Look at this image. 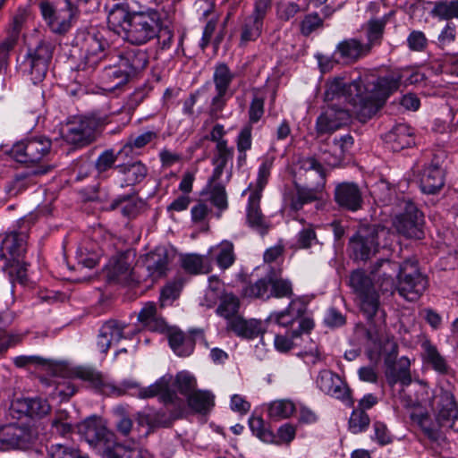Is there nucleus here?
I'll return each instance as SVG.
<instances>
[{
  "mask_svg": "<svg viewBox=\"0 0 458 458\" xmlns=\"http://www.w3.org/2000/svg\"><path fill=\"white\" fill-rule=\"evenodd\" d=\"M400 72H392L381 77H359L347 82L344 77L328 80L325 92L327 101L344 99L352 106L358 120L366 123L383 106L389 96L402 82Z\"/></svg>",
  "mask_w": 458,
  "mask_h": 458,
  "instance_id": "f257e3e1",
  "label": "nucleus"
},
{
  "mask_svg": "<svg viewBox=\"0 0 458 458\" xmlns=\"http://www.w3.org/2000/svg\"><path fill=\"white\" fill-rule=\"evenodd\" d=\"M106 47L108 42L99 31H89L83 38L86 65L94 68L99 62H104L106 83L108 89H114L127 84L133 77L121 64H113V55Z\"/></svg>",
  "mask_w": 458,
  "mask_h": 458,
  "instance_id": "f03ea898",
  "label": "nucleus"
},
{
  "mask_svg": "<svg viewBox=\"0 0 458 458\" xmlns=\"http://www.w3.org/2000/svg\"><path fill=\"white\" fill-rule=\"evenodd\" d=\"M393 233L379 225H363L350 238L349 249L355 260L366 261L374 256L380 247L386 248L392 242Z\"/></svg>",
  "mask_w": 458,
  "mask_h": 458,
  "instance_id": "7ed1b4c3",
  "label": "nucleus"
},
{
  "mask_svg": "<svg viewBox=\"0 0 458 458\" xmlns=\"http://www.w3.org/2000/svg\"><path fill=\"white\" fill-rule=\"evenodd\" d=\"M160 26L162 20L158 11L148 8L146 11L132 12L122 38L131 45H144L157 37Z\"/></svg>",
  "mask_w": 458,
  "mask_h": 458,
  "instance_id": "20e7f679",
  "label": "nucleus"
},
{
  "mask_svg": "<svg viewBox=\"0 0 458 458\" xmlns=\"http://www.w3.org/2000/svg\"><path fill=\"white\" fill-rule=\"evenodd\" d=\"M395 291L408 301H418L428 286V279L419 267L416 259H407L401 263L396 275Z\"/></svg>",
  "mask_w": 458,
  "mask_h": 458,
  "instance_id": "39448f33",
  "label": "nucleus"
},
{
  "mask_svg": "<svg viewBox=\"0 0 458 458\" xmlns=\"http://www.w3.org/2000/svg\"><path fill=\"white\" fill-rule=\"evenodd\" d=\"M277 271L271 268L262 278L250 282L242 290V294L246 298L261 299L264 301L271 298H290L293 295V284L288 279L278 277Z\"/></svg>",
  "mask_w": 458,
  "mask_h": 458,
  "instance_id": "423d86ee",
  "label": "nucleus"
},
{
  "mask_svg": "<svg viewBox=\"0 0 458 458\" xmlns=\"http://www.w3.org/2000/svg\"><path fill=\"white\" fill-rule=\"evenodd\" d=\"M75 377L80 378L89 384V386L100 394L113 396H122L130 394L138 397V390L140 386L133 380H123L119 385L107 380L101 372L92 367L80 366L72 370Z\"/></svg>",
  "mask_w": 458,
  "mask_h": 458,
  "instance_id": "0eeeda50",
  "label": "nucleus"
},
{
  "mask_svg": "<svg viewBox=\"0 0 458 458\" xmlns=\"http://www.w3.org/2000/svg\"><path fill=\"white\" fill-rule=\"evenodd\" d=\"M350 285L360 300V310L368 321H372L379 310V295L372 279L363 270L358 269L352 273Z\"/></svg>",
  "mask_w": 458,
  "mask_h": 458,
  "instance_id": "6e6552de",
  "label": "nucleus"
},
{
  "mask_svg": "<svg viewBox=\"0 0 458 458\" xmlns=\"http://www.w3.org/2000/svg\"><path fill=\"white\" fill-rule=\"evenodd\" d=\"M234 78L235 73L225 63L220 62L215 64L212 75L215 94L211 98L209 104V114L211 115H216L222 112L228 100L234 94V90L232 89V83Z\"/></svg>",
  "mask_w": 458,
  "mask_h": 458,
  "instance_id": "1a4fd4ad",
  "label": "nucleus"
},
{
  "mask_svg": "<svg viewBox=\"0 0 458 458\" xmlns=\"http://www.w3.org/2000/svg\"><path fill=\"white\" fill-rule=\"evenodd\" d=\"M106 119L94 116L75 118L68 123L63 131V137L66 142L76 147H84L96 140V131L98 126L105 123Z\"/></svg>",
  "mask_w": 458,
  "mask_h": 458,
  "instance_id": "9d476101",
  "label": "nucleus"
},
{
  "mask_svg": "<svg viewBox=\"0 0 458 458\" xmlns=\"http://www.w3.org/2000/svg\"><path fill=\"white\" fill-rule=\"evenodd\" d=\"M52 141L46 136H34L15 143L10 151L18 163H38L51 151Z\"/></svg>",
  "mask_w": 458,
  "mask_h": 458,
  "instance_id": "9b49d317",
  "label": "nucleus"
},
{
  "mask_svg": "<svg viewBox=\"0 0 458 458\" xmlns=\"http://www.w3.org/2000/svg\"><path fill=\"white\" fill-rule=\"evenodd\" d=\"M55 47L47 40H41L34 47L29 49L23 61L25 72L30 77V81L37 84L42 81L48 70L49 63L53 57Z\"/></svg>",
  "mask_w": 458,
  "mask_h": 458,
  "instance_id": "f8f14e48",
  "label": "nucleus"
},
{
  "mask_svg": "<svg viewBox=\"0 0 458 458\" xmlns=\"http://www.w3.org/2000/svg\"><path fill=\"white\" fill-rule=\"evenodd\" d=\"M168 412L164 410L146 409L139 411L136 415V420L139 426H147L148 434L157 428H169L174 420L182 419L186 412L185 403L182 399L178 398Z\"/></svg>",
  "mask_w": 458,
  "mask_h": 458,
  "instance_id": "ddd939ff",
  "label": "nucleus"
},
{
  "mask_svg": "<svg viewBox=\"0 0 458 458\" xmlns=\"http://www.w3.org/2000/svg\"><path fill=\"white\" fill-rule=\"evenodd\" d=\"M78 431L100 455L115 441L114 435L96 416L89 417L81 422L78 425Z\"/></svg>",
  "mask_w": 458,
  "mask_h": 458,
  "instance_id": "4468645a",
  "label": "nucleus"
},
{
  "mask_svg": "<svg viewBox=\"0 0 458 458\" xmlns=\"http://www.w3.org/2000/svg\"><path fill=\"white\" fill-rule=\"evenodd\" d=\"M65 6L58 13L54 5L48 2H41L39 4L41 14L49 29L56 34H64L69 30L72 21L77 16V7L72 0H64Z\"/></svg>",
  "mask_w": 458,
  "mask_h": 458,
  "instance_id": "2eb2a0df",
  "label": "nucleus"
},
{
  "mask_svg": "<svg viewBox=\"0 0 458 458\" xmlns=\"http://www.w3.org/2000/svg\"><path fill=\"white\" fill-rule=\"evenodd\" d=\"M423 224V215L415 204L404 200L403 211L394 221L397 232L407 238L421 239L424 236Z\"/></svg>",
  "mask_w": 458,
  "mask_h": 458,
  "instance_id": "dca6fc26",
  "label": "nucleus"
},
{
  "mask_svg": "<svg viewBox=\"0 0 458 458\" xmlns=\"http://www.w3.org/2000/svg\"><path fill=\"white\" fill-rule=\"evenodd\" d=\"M168 336V343L174 353L181 357L190 356L195 348L197 341H199L208 347V344L205 338L204 331L200 328L189 330L188 334L177 327H169L165 332Z\"/></svg>",
  "mask_w": 458,
  "mask_h": 458,
  "instance_id": "f3484780",
  "label": "nucleus"
},
{
  "mask_svg": "<svg viewBox=\"0 0 458 458\" xmlns=\"http://www.w3.org/2000/svg\"><path fill=\"white\" fill-rule=\"evenodd\" d=\"M106 50L113 55V64H121L133 78L143 72L148 64L149 57L146 50L140 48L116 50L109 47Z\"/></svg>",
  "mask_w": 458,
  "mask_h": 458,
  "instance_id": "a211bd4d",
  "label": "nucleus"
},
{
  "mask_svg": "<svg viewBox=\"0 0 458 458\" xmlns=\"http://www.w3.org/2000/svg\"><path fill=\"white\" fill-rule=\"evenodd\" d=\"M350 111L336 104L328 105L316 121V131L318 135L332 133L351 122Z\"/></svg>",
  "mask_w": 458,
  "mask_h": 458,
  "instance_id": "6ab92c4d",
  "label": "nucleus"
},
{
  "mask_svg": "<svg viewBox=\"0 0 458 458\" xmlns=\"http://www.w3.org/2000/svg\"><path fill=\"white\" fill-rule=\"evenodd\" d=\"M317 386L325 394L345 403L349 406L354 403L351 389L347 384L335 373L328 369L321 370L316 379Z\"/></svg>",
  "mask_w": 458,
  "mask_h": 458,
  "instance_id": "aec40b11",
  "label": "nucleus"
},
{
  "mask_svg": "<svg viewBox=\"0 0 458 458\" xmlns=\"http://www.w3.org/2000/svg\"><path fill=\"white\" fill-rule=\"evenodd\" d=\"M334 200L342 210L350 212L361 209L364 202L359 185L350 182H343L335 185Z\"/></svg>",
  "mask_w": 458,
  "mask_h": 458,
  "instance_id": "412c9836",
  "label": "nucleus"
},
{
  "mask_svg": "<svg viewBox=\"0 0 458 458\" xmlns=\"http://www.w3.org/2000/svg\"><path fill=\"white\" fill-rule=\"evenodd\" d=\"M396 355L397 346L394 345L392 352L385 360L386 367V381L391 386H394L397 383L407 386L411 383V376L410 371L411 361L405 356H403L397 361H394Z\"/></svg>",
  "mask_w": 458,
  "mask_h": 458,
  "instance_id": "4be33fe9",
  "label": "nucleus"
},
{
  "mask_svg": "<svg viewBox=\"0 0 458 458\" xmlns=\"http://www.w3.org/2000/svg\"><path fill=\"white\" fill-rule=\"evenodd\" d=\"M433 410L437 420H438L445 428L453 427L454 422L458 419L457 403L454 400L453 393L448 390L441 388L440 392L435 395Z\"/></svg>",
  "mask_w": 458,
  "mask_h": 458,
  "instance_id": "5701e85b",
  "label": "nucleus"
},
{
  "mask_svg": "<svg viewBox=\"0 0 458 458\" xmlns=\"http://www.w3.org/2000/svg\"><path fill=\"white\" fill-rule=\"evenodd\" d=\"M401 263L388 259H381L376 261L370 269V274L377 280L382 293H393L395 291L394 276L400 271Z\"/></svg>",
  "mask_w": 458,
  "mask_h": 458,
  "instance_id": "b1692460",
  "label": "nucleus"
},
{
  "mask_svg": "<svg viewBox=\"0 0 458 458\" xmlns=\"http://www.w3.org/2000/svg\"><path fill=\"white\" fill-rule=\"evenodd\" d=\"M445 171L435 156L431 162L424 167L420 178V186L423 193L436 194L445 185Z\"/></svg>",
  "mask_w": 458,
  "mask_h": 458,
  "instance_id": "393cba45",
  "label": "nucleus"
},
{
  "mask_svg": "<svg viewBox=\"0 0 458 458\" xmlns=\"http://www.w3.org/2000/svg\"><path fill=\"white\" fill-rule=\"evenodd\" d=\"M173 376L170 374L164 375L155 383L138 390V397L141 399L152 398L159 395L160 401L165 404L175 403L179 398L176 391L172 388Z\"/></svg>",
  "mask_w": 458,
  "mask_h": 458,
  "instance_id": "a878e982",
  "label": "nucleus"
},
{
  "mask_svg": "<svg viewBox=\"0 0 458 458\" xmlns=\"http://www.w3.org/2000/svg\"><path fill=\"white\" fill-rule=\"evenodd\" d=\"M46 167L28 169L16 173L6 181L4 191L9 197H16L30 187L37 184L38 177L47 173Z\"/></svg>",
  "mask_w": 458,
  "mask_h": 458,
  "instance_id": "bb28decb",
  "label": "nucleus"
},
{
  "mask_svg": "<svg viewBox=\"0 0 458 458\" xmlns=\"http://www.w3.org/2000/svg\"><path fill=\"white\" fill-rule=\"evenodd\" d=\"M25 232L12 231L5 234L0 247V258L8 260H18L23 258L27 250Z\"/></svg>",
  "mask_w": 458,
  "mask_h": 458,
  "instance_id": "cd10ccee",
  "label": "nucleus"
},
{
  "mask_svg": "<svg viewBox=\"0 0 458 458\" xmlns=\"http://www.w3.org/2000/svg\"><path fill=\"white\" fill-rule=\"evenodd\" d=\"M261 196L259 191H252L248 199L246 219L248 225L260 235L268 233L270 225L260 209Z\"/></svg>",
  "mask_w": 458,
  "mask_h": 458,
  "instance_id": "c85d7f7f",
  "label": "nucleus"
},
{
  "mask_svg": "<svg viewBox=\"0 0 458 458\" xmlns=\"http://www.w3.org/2000/svg\"><path fill=\"white\" fill-rule=\"evenodd\" d=\"M410 419L420 427L423 434L431 441H437L441 435V428H445L438 420H433L428 412L419 404L411 411Z\"/></svg>",
  "mask_w": 458,
  "mask_h": 458,
  "instance_id": "c756f323",
  "label": "nucleus"
},
{
  "mask_svg": "<svg viewBox=\"0 0 458 458\" xmlns=\"http://www.w3.org/2000/svg\"><path fill=\"white\" fill-rule=\"evenodd\" d=\"M146 261L147 264L144 266L145 272H142L145 281L148 277H151L152 281H155L165 276L169 263L168 253L165 248H156L155 250L148 254Z\"/></svg>",
  "mask_w": 458,
  "mask_h": 458,
  "instance_id": "7c9ffc66",
  "label": "nucleus"
},
{
  "mask_svg": "<svg viewBox=\"0 0 458 458\" xmlns=\"http://www.w3.org/2000/svg\"><path fill=\"white\" fill-rule=\"evenodd\" d=\"M384 140L387 148L394 152L409 148L414 144L412 129L404 123L397 124L385 134Z\"/></svg>",
  "mask_w": 458,
  "mask_h": 458,
  "instance_id": "2f4dec72",
  "label": "nucleus"
},
{
  "mask_svg": "<svg viewBox=\"0 0 458 458\" xmlns=\"http://www.w3.org/2000/svg\"><path fill=\"white\" fill-rule=\"evenodd\" d=\"M28 431L15 424L0 427V445L2 449L23 448L29 443Z\"/></svg>",
  "mask_w": 458,
  "mask_h": 458,
  "instance_id": "473e14b6",
  "label": "nucleus"
},
{
  "mask_svg": "<svg viewBox=\"0 0 458 458\" xmlns=\"http://www.w3.org/2000/svg\"><path fill=\"white\" fill-rule=\"evenodd\" d=\"M226 329L239 337L254 339L264 333L262 322L254 318L245 319L242 315L226 323Z\"/></svg>",
  "mask_w": 458,
  "mask_h": 458,
  "instance_id": "72a5a7b5",
  "label": "nucleus"
},
{
  "mask_svg": "<svg viewBox=\"0 0 458 458\" xmlns=\"http://www.w3.org/2000/svg\"><path fill=\"white\" fill-rule=\"evenodd\" d=\"M125 325L117 320L106 321L99 329L97 345L99 351L106 353L112 344L123 338Z\"/></svg>",
  "mask_w": 458,
  "mask_h": 458,
  "instance_id": "f704fd0d",
  "label": "nucleus"
},
{
  "mask_svg": "<svg viewBox=\"0 0 458 458\" xmlns=\"http://www.w3.org/2000/svg\"><path fill=\"white\" fill-rule=\"evenodd\" d=\"M369 47L356 38H347L336 45L335 56H338L340 62L354 63L360 58L369 55Z\"/></svg>",
  "mask_w": 458,
  "mask_h": 458,
  "instance_id": "c9c22d12",
  "label": "nucleus"
},
{
  "mask_svg": "<svg viewBox=\"0 0 458 458\" xmlns=\"http://www.w3.org/2000/svg\"><path fill=\"white\" fill-rule=\"evenodd\" d=\"M138 321L148 330L165 333L167 323L157 314V305L153 301L146 302L138 313Z\"/></svg>",
  "mask_w": 458,
  "mask_h": 458,
  "instance_id": "e433bc0d",
  "label": "nucleus"
},
{
  "mask_svg": "<svg viewBox=\"0 0 458 458\" xmlns=\"http://www.w3.org/2000/svg\"><path fill=\"white\" fill-rule=\"evenodd\" d=\"M142 272H145L143 265H136L131 268L125 261L119 260L113 268L112 276L119 284H140L145 282Z\"/></svg>",
  "mask_w": 458,
  "mask_h": 458,
  "instance_id": "4c0bfd02",
  "label": "nucleus"
},
{
  "mask_svg": "<svg viewBox=\"0 0 458 458\" xmlns=\"http://www.w3.org/2000/svg\"><path fill=\"white\" fill-rule=\"evenodd\" d=\"M131 14L128 3L122 2L114 4L107 15L108 27L122 37L127 29Z\"/></svg>",
  "mask_w": 458,
  "mask_h": 458,
  "instance_id": "58836bf2",
  "label": "nucleus"
},
{
  "mask_svg": "<svg viewBox=\"0 0 458 458\" xmlns=\"http://www.w3.org/2000/svg\"><path fill=\"white\" fill-rule=\"evenodd\" d=\"M353 138L350 134L341 136L340 138H335L333 140V151L324 148L322 146L319 148V151L323 155L328 154V157H324V161L329 165H336L344 157V154L352 147Z\"/></svg>",
  "mask_w": 458,
  "mask_h": 458,
  "instance_id": "ea45409f",
  "label": "nucleus"
},
{
  "mask_svg": "<svg viewBox=\"0 0 458 458\" xmlns=\"http://www.w3.org/2000/svg\"><path fill=\"white\" fill-rule=\"evenodd\" d=\"M19 411L30 418H42L47 416L51 406L47 399L41 397L22 398L17 401Z\"/></svg>",
  "mask_w": 458,
  "mask_h": 458,
  "instance_id": "a19ab883",
  "label": "nucleus"
},
{
  "mask_svg": "<svg viewBox=\"0 0 458 458\" xmlns=\"http://www.w3.org/2000/svg\"><path fill=\"white\" fill-rule=\"evenodd\" d=\"M388 21V16L384 15L381 18H374L370 19L364 25V29L366 30L367 42L363 43L366 47H369V52L370 53L371 49L375 46H379L381 44L385 27Z\"/></svg>",
  "mask_w": 458,
  "mask_h": 458,
  "instance_id": "79ce46f5",
  "label": "nucleus"
},
{
  "mask_svg": "<svg viewBox=\"0 0 458 458\" xmlns=\"http://www.w3.org/2000/svg\"><path fill=\"white\" fill-rule=\"evenodd\" d=\"M325 183L318 182L314 188H307L297 186L296 193L290 201V207L293 210L298 211L302 208L305 204L314 202L319 199Z\"/></svg>",
  "mask_w": 458,
  "mask_h": 458,
  "instance_id": "37998d69",
  "label": "nucleus"
},
{
  "mask_svg": "<svg viewBox=\"0 0 458 458\" xmlns=\"http://www.w3.org/2000/svg\"><path fill=\"white\" fill-rule=\"evenodd\" d=\"M115 169L124 176L126 185L140 183L148 174V168L141 161L117 165Z\"/></svg>",
  "mask_w": 458,
  "mask_h": 458,
  "instance_id": "c03bdc74",
  "label": "nucleus"
},
{
  "mask_svg": "<svg viewBox=\"0 0 458 458\" xmlns=\"http://www.w3.org/2000/svg\"><path fill=\"white\" fill-rule=\"evenodd\" d=\"M157 138V133L152 131H147L136 136L131 135L118 151V155H124V157L137 155L139 154V149L144 148Z\"/></svg>",
  "mask_w": 458,
  "mask_h": 458,
  "instance_id": "a18cd8bd",
  "label": "nucleus"
},
{
  "mask_svg": "<svg viewBox=\"0 0 458 458\" xmlns=\"http://www.w3.org/2000/svg\"><path fill=\"white\" fill-rule=\"evenodd\" d=\"M215 396L209 391L196 390L189 395L187 404L196 413L207 414L215 405Z\"/></svg>",
  "mask_w": 458,
  "mask_h": 458,
  "instance_id": "49530a36",
  "label": "nucleus"
},
{
  "mask_svg": "<svg viewBox=\"0 0 458 458\" xmlns=\"http://www.w3.org/2000/svg\"><path fill=\"white\" fill-rule=\"evenodd\" d=\"M424 352V359L427 363L431 365L434 370L439 374H448L450 367L445 359L439 353L437 347L430 341H424L421 344Z\"/></svg>",
  "mask_w": 458,
  "mask_h": 458,
  "instance_id": "de8ad7c7",
  "label": "nucleus"
},
{
  "mask_svg": "<svg viewBox=\"0 0 458 458\" xmlns=\"http://www.w3.org/2000/svg\"><path fill=\"white\" fill-rule=\"evenodd\" d=\"M101 456L102 458H146L147 452L114 441L106 451H104Z\"/></svg>",
  "mask_w": 458,
  "mask_h": 458,
  "instance_id": "09e8293b",
  "label": "nucleus"
},
{
  "mask_svg": "<svg viewBox=\"0 0 458 458\" xmlns=\"http://www.w3.org/2000/svg\"><path fill=\"white\" fill-rule=\"evenodd\" d=\"M241 307L240 299L233 293H225L220 299V303L216 308V314L227 322L231 321L233 318L239 316V310Z\"/></svg>",
  "mask_w": 458,
  "mask_h": 458,
  "instance_id": "8fccbe9b",
  "label": "nucleus"
},
{
  "mask_svg": "<svg viewBox=\"0 0 458 458\" xmlns=\"http://www.w3.org/2000/svg\"><path fill=\"white\" fill-rule=\"evenodd\" d=\"M264 22L250 15L247 16L243 21L241 31V45H246L248 42L257 40L263 30Z\"/></svg>",
  "mask_w": 458,
  "mask_h": 458,
  "instance_id": "3c124183",
  "label": "nucleus"
},
{
  "mask_svg": "<svg viewBox=\"0 0 458 458\" xmlns=\"http://www.w3.org/2000/svg\"><path fill=\"white\" fill-rule=\"evenodd\" d=\"M141 207L140 201L134 197L124 196L114 199L110 204V209L120 208L121 213L127 217H134L139 213Z\"/></svg>",
  "mask_w": 458,
  "mask_h": 458,
  "instance_id": "603ef678",
  "label": "nucleus"
},
{
  "mask_svg": "<svg viewBox=\"0 0 458 458\" xmlns=\"http://www.w3.org/2000/svg\"><path fill=\"white\" fill-rule=\"evenodd\" d=\"M432 14L441 20L458 19V0L437 1Z\"/></svg>",
  "mask_w": 458,
  "mask_h": 458,
  "instance_id": "864d4df0",
  "label": "nucleus"
},
{
  "mask_svg": "<svg viewBox=\"0 0 458 458\" xmlns=\"http://www.w3.org/2000/svg\"><path fill=\"white\" fill-rule=\"evenodd\" d=\"M113 413L115 418V428L123 437H128L132 429L133 422L126 409L123 405L114 407Z\"/></svg>",
  "mask_w": 458,
  "mask_h": 458,
  "instance_id": "5fc2aeb1",
  "label": "nucleus"
},
{
  "mask_svg": "<svg viewBox=\"0 0 458 458\" xmlns=\"http://www.w3.org/2000/svg\"><path fill=\"white\" fill-rule=\"evenodd\" d=\"M172 386L188 399L189 395L196 391V379L188 372L182 371L175 376L174 379H172Z\"/></svg>",
  "mask_w": 458,
  "mask_h": 458,
  "instance_id": "6e6d98bb",
  "label": "nucleus"
},
{
  "mask_svg": "<svg viewBox=\"0 0 458 458\" xmlns=\"http://www.w3.org/2000/svg\"><path fill=\"white\" fill-rule=\"evenodd\" d=\"M324 28L323 18L317 12H311L303 16L300 22V32L304 37L310 36L313 32Z\"/></svg>",
  "mask_w": 458,
  "mask_h": 458,
  "instance_id": "4d7b16f0",
  "label": "nucleus"
},
{
  "mask_svg": "<svg viewBox=\"0 0 458 458\" xmlns=\"http://www.w3.org/2000/svg\"><path fill=\"white\" fill-rule=\"evenodd\" d=\"M249 426L252 433L265 443H274L276 436L266 427L264 420L260 417H250Z\"/></svg>",
  "mask_w": 458,
  "mask_h": 458,
  "instance_id": "13d9d810",
  "label": "nucleus"
},
{
  "mask_svg": "<svg viewBox=\"0 0 458 458\" xmlns=\"http://www.w3.org/2000/svg\"><path fill=\"white\" fill-rule=\"evenodd\" d=\"M295 411L293 403L288 400H278L270 403L268 408L269 417L275 420L289 418Z\"/></svg>",
  "mask_w": 458,
  "mask_h": 458,
  "instance_id": "bf43d9fd",
  "label": "nucleus"
},
{
  "mask_svg": "<svg viewBox=\"0 0 458 458\" xmlns=\"http://www.w3.org/2000/svg\"><path fill=\"white\" fill-rule=\"evenodd\" d=\"M182 289V284L179 280L167 283L160 292V306L163 308L171 305L180 296Z\"/></svg>",
  "mask_w": 458,
  "mask_h": 458,
  "instance_id": "052dcab7",
  "label": "nucleus"
},
{
  "mask_svg": "<svg viewBox=\"0 0 458 458\" xmlns=\"http://www.w3.org/2000/svg\"><path fill=\"white\" fill-rule=\"evenodd\" d=\"M47 458H89V456L82 455L76 448L55 444L48 448Z\"/></svg>",
  "mask_w": 458,
  "mask_h": 458,
  "instance_id": "680f3d73",
  "label": "nucleus"
},
{
  "mask_svg": "<svg viewBox=\"0 0 458 458\" xmlns=\"http://www.w3.org/2000/svg\"><path fill=\"white\" fill-rule=\"evenodd\" d=\"M273 164H274V157H267L262 160V162L259 167L258 176H257V181H256V188L253 191H259L260 196H262V191L264 190V188L266 187V185L268 182V178L271 174V169L273 167Z\"/></svg>",
  "mask_w": 458,
  "mask_h": 458,
  "instance_id": "e2e57ef3",
  "label": "nucleus"
},
{
  "mask_svg": "<svg viewBox=\"0 0 458 458\" xmlns=\"http://www.w3.org/2000/svg\"><path fill=\"white\" fill-rule=\"evenodd\" d=\"M182 267L189 273H208V268L205 265V259L196 254L186 255L182 259Z\"/></svg>",
  "mask_w": 458,
  "mask_h": 458,
  "instance_id": "0e129e2a",
  "label": "nucleus"
},
{
  "mask_svg": "<svg viewBox=\"0 0 458 458\" xmlns=\"http://www.w3.org/2000/svg\"><path fill=\"white\" fill-rule=\"evenodd\" d=\"M234 149L228 146V142H219L216 145L212 165L226 166L229 161L233 160Z\"/></svg>",
  "mask_w": 458,
  "mask_h": 458,
  "instance_id": "69168bd1",
  "label": "nucleus"
},
{
  "mask_svg": "<svg viewBox=\"0 0 458 458\" xmlns=\"http://www.w3.org/2000/svg\"><path fill=\"white\" fill-rule=\"evenodd\" d=\"M370 419L366 411L360 409H354L352 412L349 426L352 433L357 434L366 430L369 425Z\"/></svg>",
  "mask_w": 458,
  "mask_h": 458,
  "instance_id": "338daca9",
  "label": "nucleus"
},
{
  "mask_svg": "<svg viewBox=\"0 0 458 458\" xmlns=\"http://www.w3.org/2000/svg\"><path fill=\"white\" fill-rule=\"evenodd\" d=\"M218 267L222 269L230 267L234 262L233 246L231 242H223L216 257Z\"/></svg>",
  "mask_w": 458,
  "mask_h": 458,
  "instance_id": "774afa93",
  "label": "nucleus"
}]
</instances>
